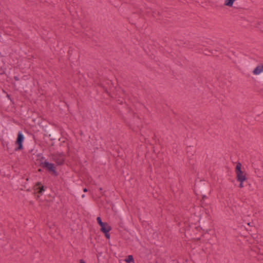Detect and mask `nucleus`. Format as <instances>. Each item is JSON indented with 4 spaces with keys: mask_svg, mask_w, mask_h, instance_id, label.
I'll use <instances>...</instances> for the list:
<instances>
[{
    "mask_svg": "<svg viewBox=\"0 0 263 263\" xmlns=\"http://www.w3.org/2000/svg\"><path fill=\"white\" fill-rule=\"evenodd\" d=\"M40 166L42 168H45L48 172L52 173L53 175L55 176H58V174L56 171V167L53 163L45 161L44 162H41Z\"/></svg>",
    "mask_w": 263,
    "mask_h": 263,
    "instance_id": "1",
    "label": "nucleus"
},
{
    "mask_svg": "<svg viewBox=\"0 0 263 263\" xmlns=\"http://www.w3.org/2000/svg\"><path fill=\"white\" fill-rule=\"evenodd\" d=\"M241 164L239 162H237L235 168L236 179L237 181H246L247 179L246 174L241 171Z\"/></svg>",
    "mask_w": 263,
    "mask_h": 263,
    "instance_id": "2",
    "label": "nucleus"
},
{
    "mask_svg": "<svg viewBox=\"0 0 263 263\" xmlns=\"http://www.w3.org/2000/svg\"><path fill=\"white\" fill-rule=\"evenodd\" d=\"M24 140V136L21 132H19L17 134L15 144L18 146L15 148L16 151H21L23 148V142Z\"/></svg>",
    "mask_w": 263,
    "mask_h": 263,
    "instance_id": "3",
    "label": "nucleus"
},
{
    "mask_svg": "<svg viewBox=\"0 0 263 263\" xmlns=\"http://www.w3.org/2000/svg\"><path fill=\"white\" fill-rule=\"evenodd\" d=\"M64 156V155L63 153L59 154H54L52 155V158L53 160L56 162L57 165H63L65 162Z\"/></svg>",
    "mask_w": 263,
    "mask_h": 263,
    "instance_id": "4",
    "label": "nucleus"
},
{
    "mask_svg": "<svg viewBox=\"0 0 263 263\" xmlns=\"http://www.w3.org/2000/svg\"><path fill=\"white\" fill-rule=\"evenodd\" d=\"M195 192L198 191L200 194H205L207 192L206 186L204 183L203 184H195Z\"/></svg>",
    "mask_w": 263,
    "mask_h": 263,
    "instance_id": "5",
    "label": "nucleus"
},
{
    "mask_svg": "<svg viewBox=\"0 0 263 263\" xmlns=\"http://www.w3.org/2000/svg\"><path fill=\"white\" fill-rule=\"evenodd\" d=\"M34 190L39 194H42L45 190V187L42 185L41 182H37L34 186Z\"/></svg>",
    "mask_w": 263,
    "mask_h": 263,
    "instance_id": "6",
    "label": "nucleus"
},
{
    "mask_svg": "<svg viewBox=\"0 0 263 263\" xmlns=\"http://www.w3.org/2000/svg\"><path fill=\"white\" fill-rule=\"evenodd\" d=\"M47 129L49 131V137H50V140H54L59 138L58 134L50 127H49Z\"/></svg>",
    "mask_w": 263,
    "mask_h": 263,
    "instance_id": "7",
    "label": "nucleus"
},
{
    "mask_svg": "<svg viewBox=\"0 0 263 263\" xmlns=\"http://www.w3.org/2000/svg\"><path fill=\"white\" fill-rule=\"evenodd\" d=\"M111 227L109 226V224L107 222H106L104 223V226L103 225L101 227L100 230L101 231L104 233L105 232H109L111 230Z\"/></svg>",
    "mask_w": 263,
    "mask_h": 263,
    "instance_id": "8",
    "label": "nucleus"
},
{
    "mask_svg": "<svg viewBox=\"0 0 263 263\" xmlns=\"http://www.w3.org/2000/svg\"><path fill=\"white\" fill-rule=\"evenodd\" d=\"M263 71V64L257 66L253 71L254 75H258Z\"/></svg>",
    "mask_w": 263,
    "mask_h": 263,
    "instance_id": "9",
    "label": "nucleus"
},
{
    "mask_svg": "<svg viewBox=\"0 0 263 263\" xmlns=\"http://www.w3.org/2000/svg\"><path fill=\"white\" fill-rule=\"evenodd\" d=\"M236 0H225L224 5L226 6L232 7Z\"/></svg>",
    "mask_w": 263,
    "mask_h": 263,
    "instance_id": "10",
    "label": "nucleus"
},
{
    "mask_svg": "<svg viewBox=\"0 0 263 263\" xmlns=\"http://www.w3.org/2000/svg\"><path fill=\"white\" fill-rule=\"evenodd\" d=\"M125 261L127 263H130L134 261V259L132 255H129L127 256V257L125 259Z\"/></svg>",
    "mask_w": 263,
    "mask_h": 263,
    "instance_id": "11",
    "label": "nucleus"
},
{
    "mask_svg": "<svg viewBox=\"0 0 263 263\" xmlns=\"http://www.w3.org/2000/svg\"><path fill=\"white\" fill-rule=\"evenodd\" d=\"M97 222L99 224V225L101 227L102 226H104V223L105 222H103L102 221V220H101V218L100 217H98L97 218Z\"/></svg>",
    "mask_w": 263,
    "mask_h": 263,
    "instance_id": "12",
    "label": "nucleus"
},
{
    "mask_svg": "<svg viewBox=\"0 0 263 263\" xmlns=\"http://www.w3.org/2000/svg\"><path fill=\"white\" fill-rule=\"evenodd\" d=\"M201 196H202V199L201 200V204H203L204 200L206 198H207V197L205 195H204V194H201Z\"/></svg>",
    "mask_w": 263,
    "mask_h": 263,
    "instance_id": "13",
    "label": "nucleus"
},
{
    "mask_svg": "<svg viewBox=\"0 0 263 263\" xmlns=\"http://www.w3.org/2000/svg\"><path fill=\"white\" fill-rule=\"evenodd\" d=\"M238 182H240L239 183V187L240 188H242L243 187V182L245 181V180H241V181H238Z\"/></svg>",
    "mask_w": 263,
    "mask_h": 263,
    "instance_id": "14",
    "label": "nucleus"
},
{
    "mask_svg": "<svg viewBox=\"0 0 263 263\" xmlns=\"http://www.w3.org/2000/svg\"><path fill=\"white\" fill-rule=\"evenodd\" d=\"M104 235L105 236V237L107 238V239H109L110 238V234H109V232H105V233H104Z\"/></svg>",
    "mask_w": 263,
    "mask_h": 263,
    "instance_id": "15",
    "label": "nucleus"
},
{
    "mask_svg": "<svg viewBox=\"0 0 263 263\" xmlns=\"http://www.w3.org/2000/svg\"><path fill=\"white\" fill-rule=\"evenodd\" d=\"M14 79L15 81H19V80H20V79H19V78H18L17 76H14Z\"/></svg>",
    "mask_w": 263,
    "mask_h": 263,
    "instance_id": "16",
    "label": "nucleus"
},
{
    "mask_svg": "<svg viewBox=\"0 0 263 263\" xmlns=\"http://www.w3.org/2000/svg\"><path fill=\"white\" fill-rule=\"evenodd\" d=\"M80 263H86V262L83 259H81L80 260Z\"/></svg>",
    "mask_w": 263,
    "mask_h": 263,
    "instance_id": "17",
    "label": "nucleus"
},
{
    "mask_svg": "<svg viewBox=\"0 0 263 263\" xmlns=\"http://www.w3.org/2000/svg\"><path fill=\"white\" fill-rule=\"evenodd\" d=\"M173 261L174 262L173 263H179V262L177 260H173Z\"/></svg>",
    "mask_w": 263,
    "mask_h": 263,
    "instance_id": "18",
    "label": "nucleus"
},
{
    "mask_svg": "<svg viewBox=\"0 0 263 263\" xmlns=\"http://www.w3.org/2000/svg\"><path fill=\"white\" fill-rule=\"evenodd\" d=\"M83 191H84V192H87V189H86V188L84 189H83Z\"/></svg>",
    "mask_w": 263,
    "mask_h": 263,
    "instance_id": "19",
    "label": "nucleus"
},
{
    "mask_svg": "<svg viewBox=\"0 0 263 263\" xmlns=\"http://www.w3.org/2000/svg\"><path fill=\"white\" fill-rule=\"evenodd\" d=\"M38 171H39V172H41V171H42V170H41V168H39V169L38 170Z\"/></svg>",
    "mask_w": 263,
    "mask_h": 263,
    "instance_id": "20",
    "label": "nucleus"
},
{
    "mask_svg": "<svg viewBox=\"0 0 263 263\" xmlns=\"http://www.w3.org/2000/svg\"><path fill=\"white\" fill-rule=\"evenodd\" d=\"M99 190H100V191H102V189L101 187H100V188L99 189Z\"/></svg>",
    "mask_w": 263,
    "mask_h": 263,
    "instance_id": "21",
    "label": "nucleus"
},
{
    "mask_svg": "<svg viewBox=\"0 0 263 263\" xmlns=\"http://www.w3.org/2000/svg\"><path fill=\"white\" fill-rule=\"evenodd\" d=\"M7 97H8V98H9L10 96L9 95H7Z\"/></svg>",
    "mask_w": 263,
    "mask_h": 263,
    "instance_id": "22",
    "label": "nucleus"
},
{
    "mask_svg": "<svg viewBox=\"0 0 263 263\" xmlns=\"http://www.w3.org/2000/svg\"><path fill=\"white\" fill-rule=\"evenodd\" d=\"M44 158L43 157H42V159H44Z\"/></svg>",
    "mask_w": 263,
    "mask_h": 263,
    "instance_id": "23",
    "label": "nucleus"
}]
</instances>
